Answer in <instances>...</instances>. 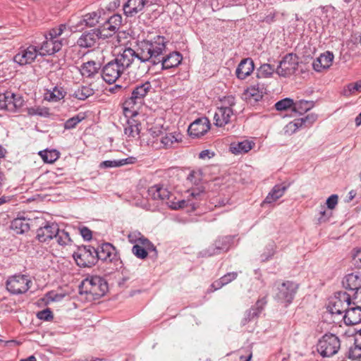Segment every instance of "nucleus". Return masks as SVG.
Listing matches in <instances>:
<instances>
[{
  "label": "nucleus",
  "mask_w": 361,
  "mask_h": 361,
  "mask_svg": "<svg viewBox=\"0 0 361 361\" xmlns=\"http://www.w3.org/2000/svg\"><path fill=\"white\" fill-rule=\"evenodd\" d=\"M166 38L161 35L140 42L137 44L139 61L149 62L152 65L159 64L166 51Z\"/></svg>",
  "instance_id": "1"
},
{
  "label": "nucleus",
  "mask_w": 361,
  "mask_h": 361,
  "mask_svg": "<svg viewBox=\"0 0 361 361\" xmlns=\"http://www.w3.org/2000/svg\"><path fill=\"white\" fill-rule=\"evenodd\" d=\"M36 238L41 243H48L54 238L61 246L68 245L71 241L68 232L60 229L56 223L49 221L37 230Z\"/></svg>",
  "instance_id": "2"
},
{
  "label": "nucleus",
  "mask_w": 361,
  "mask_h": 361,
  "mask_svg": "<svg viewBox=\"0 0 361 361\" xmlns=\"http://www.w3.org/2000/svg\"><path fill=\"white\" fill-rule=\"evenodd\" d=\"M66 28V25L61 24L59 27L51 29L48 34L45 35V40L38 48L39 55H53L59 51L66 42L65 39L60 38Z\"/></svg>",
  "instance_id": "3"
},
{
  "label": "nucleus",
  "mask_w": 361,
  "mask_h": 361,
  "mask_svg": "<svg viewBox=\"0 0 361 361\" xmlns=\"http://www.w3.org/2000/svg\"><path fill=\"white\" fill-rule=\"evenodd\" d=\"M108 289L106 281L99 276H88L79 286V293L85 295L89 300H95L103 296Z\"/></svg>",
  "instance_id": "4"
},
{
  "label": "nucleus",
  "mask_w": 361,
  "mask_h": 361,
  "mask_svg": "<svg viewBox=\"0 0 361 361\" xmlns=\"http://www.w3.org/2000/svg\"><path fill=\"white\" fill-rule=\"evenodd\" d=\"M148 197L153 200L166 202V204L173 209H178L190 206L195 209L196 203L192 202L190 199L182 200L178 202L169 201L170 192L161 185H154L147 190Z\"/></svg>",
  "instance_id": "5"
},
{
  "label": "nucleus",
  "mask_w": 361,
  "mask_h": 361,
  "mask_svg": "<svg viewBox=\"0 0 361 361\" xmlns=\"http://www.w3.org/2000/svg\"><path fill=\"white\" fill-rule=\"evenodd\" d=\"M341 348V341L337 336L333 334H324L318 341L317 349L323 357H331L336 354Z\"/></svg>",
  "instance_id": "6"
},
{
  "label": "nucleus",
  "mask_w": 361,
  "mask_h": 361,
  "mask_svg": "<svg viewBox=\"0 0 361 361\" xmlns=\"http://www.w3.org/2000/svg\"><path fill=\"white\" fill-rule=\"evenodd\" d=\"M187 180L197 186L196 188H192L187 191L188 195L186 199H190L192 202L196 203V208L197 207V202L202 200L205 196V188L203 185H200L202 180V171L200 170L191 171L187 177Z\"/></svg>",
  "instance_id": "7"
},
{
  "label": "nucleus",
  "mask_w": 361,
  "mask_h": 361,
  "mask_svg": "<svg viewBox=\"0 0 361 361\" xmlns=\"http://www.w3.org/2000/svg\"><path fill=\"white\" fill-rule=\"evenodd\" d=\"M350 295L346 292L338 291L331 298L327 306L332 315L342 316L351 305Z\"/></svg>",
  "instance_id": "8"
},
{
  "label": "nucleus",
  "mask_w": 361,
  "mask_h": 361,
  "mask_svg": "<svg viewBox=\"0 0 361 361\" xmlns=\"http://www.w3.org/2000/svg\"><path fill=\"white\" fill-rule=\"evenodd\" d=\"M152 88V85L149 81L137 85L133 88L131 96L125 101L124 110L132 109L136 104H141Z\"/></svg>",
  "instance_id": "9"
},
{
  "label": "nucleus",
  "mask_w": 361,
  "mask_h": 361,
  "mask_svg": "<svg viewBox=\"0 0 361 361\" xmlns=\"http://www.w3.org/2000/svg\"><path fill=\"white\" fill-rule=\"evenodd\" d=\"M95 248L91 245L80 247L77 252H74L73 257L77 264L82 267H90L97 262Z\"/></svg>",
  "instance_id": "10"
},
{
  "label": "nucleus",
  "mask_w": 361,
  "mask_h": 361,
  "mask_svg": "<svg viewBox=\"0 0 361 361\" xmlns=\"http://www.w3.org/2000/svg\"><path fill=\"white\" fill-rule=\"evenodd\" d=\"M31 281L25 275H14L9 277L6 283V289L13 295L26 293L30 288Z\"/></svg>",
  "instance_id": "11"
},
{
  "label": "nucleus",
  "mask_w": 361,
  "mask_h": 361,
  "mask_svg": "<svg viewBox=\"0 0 361 361\" xmlns=\"http://www.w3.org/2000/svg\"><path fill=\"white\" fill-rule=\"evenodd\" d=\"M24 100L18 94L7 92L0 94V109L11 113L18 112L23 106Z\"/></svg>",
  "instance_id": "12"
},
{
  "label": "nucleus",
  "mask_w": 361,
  "mask_h": 361,
  "mask_svg": "<svg viewBox=\"0 0 361 361\" xmlns=\"http://www.w3.org/2000/svg\"><path fill=\"white\" fill-rule=\"evenodd\" d=\"M298 288L297 283L290 281H284L277 288L278 291L275 298L281 303L288 305L293 300Z\"/></svg>",
  "instance_id": "13"
},
{
  "label": "nucleus",
  "mask_w": 361,
  "mask_h": 361,
  "mask_svg": "<svg viewBox=\"0 0 361 361\" xmlns=\"http://www.w3.org/2000/svg\"><path fill=\"white\" fill-rule=\"evenodd\" d=\"M102 38L104 39V35H102L101 28H94L83 32L76 43L82 49L93 48L99 44V41Z\"/></svg>",
  "instance_id": "14"
},
{
  "label": "nucleus",
  "mask_w": 361,
  "mask_h": 361,
  "mask_svg": "<svg viewBox=\"0 0 361 361\" xmlns=\"http://www.w3.org/2000/svg\"><path fill=\"white\" fill-rule=\"evenodd\" d=\"M298 66V59L295 54H286L276 68L279 75L288 77L293 74Z\"/></svg>",
  "instance_id": "15"
},
{
  "label": "nucleus",
  "mask_w": 361,
  "mask_h": 361,
  "mask_svg": "<svg viewBox=\"0 0 361 361\" xmlns=\"http://www.w3.org/2000/svg\"><path fill=\"white\" fill-rule=\"evenodd\" d=\"M233 238L231 236H224L218 238L214 244L207 249L203 250L201 254L203 257H211L219 255L222 252H226L229 250Z\"/></svg>",
  "instance_id": "16"
},
{
  "label": "nucleus",
  "mask_w": 361,
  "mask_h": 361,
  "mask_svg": "<svg viewBox=\"0 0 361 361\" xmlns=\"http://www.w3.org/2000/svg\"><path fill=\"white\" fill-rule=\"evenodd\" d=\"M124 71V69L114 59L108 62L102 68V77L106 83L113 84L121 77Z\"/></svg>",
  "instance_id": "17"
},
{
  "label": "nucleus",
  "mask_w": 361,
  "mask_h": 361,
  "mask_svg": "<svg viewBox=\"0 0 361 361\" xmlns=\"http://www.w3.org/2000/svg\"><path fill=\"white\" fill-rule=\"evenodd\" d=\"M37 55H39L38 48L34 45H30L26 48L22 47L14 56L13 61L20 66L30 64L35 60Z\"/></svg>",
  "instance_id": "18"
},
{
  "label": "nucleus",
  "mask_w": 361,
  "mask_h": 361,
  "mask_svg": "<svg viewBox=\"0 0 361 361\" xmlns=\"http://www.w3.org/2000/svg\"><path fill=\"white\" fill-rule=\"evenodd\" d=\"M211 123L207 117L195 120L188 127V132L192 138H199L204 135L210 129Z\"/></svg>",
  "instance_id": "19"
},
{
  "label": "nucleus",
  "mask_w": 361,
  "mask_h": 361,
  "mask_svg": "<svg viewBox=\"0 0 361 361\" xmlns=\"http://www.w3.org/2000/svg\"><path fill=\"white\" fill-rule=\"evenodd\" d=\"M104 23L99 27L102 30L104 39L114 34L119 28L122 23V17L119 14H114L110 18H104Z\"/></svg>",
  "instance_id": "20"
},
{
  "label": "nucleus",
  "mask_w": 361,
  "mask_h": 361,
  "mask_svg": "<svg viewBox=\"0 0 361 361\" xmlns=\"http://www.w3.org/2000/svg\"><path fill=\"white\" fill-rule=\"evenodd\" d=\"M135 59H137L139 60L138 48L135 51L134 49L128 47L123 49L122 52L117 54L114 60L123 69H124V71H126L131 66Z\"/></svg>",
  "instance_id": "21"
},
{
  "label": "nucleus",
  "mask_w": 361,
  "mask_h": 361,
  "mask_svg": "<svg viewBox=\"0 0 361 361\" xmlns=\"http://www.w3.org/2000/svg\"><path fill=\"white\" fill-rule=\"evenodd\" d=\"M97 259L111 262L117 259L116 250L112 244L104 243L95 248Z\"/></svg>",
  "instance_id": "22"
},
{
  "label": "nucleus",
  "mask_w": 361,
  "mask_h": 361,
  "mask_svg": "<svg viewBox=\"0 0 361 361\" xmlns=\"http://www.w3.org/2000/svg\"><path fill=\"white\" fill-rule=\"evenodd\" d=\"M154 4L149 0H128L123 5L124 14L128 17H133L141 12L145 6Z\"/></svg>",
  "instance_id": "23"
},
{
  "label": "nucleus",
  "mask_w": 361,
  "mask_h": 361,
  "mask_svg": "<svg viewBox=\"0 0 361 361\" xmlns=\"http://www.w3.org/2000/svg\"><path fill=\"white\" fill-rule=\"evenodd\" d=\"M233 116V109L219 106L214 115V123L217 127H223L231 122Z\"/></svg>",
  "instance_id": "24"
},
{
  "label": "nucleus",
  "mask_w": 361,
  "mask_h": 361,
  "mask_svg": "<svg viewBox=\"0 0 361 361\" xmlns=\"http://www.w3.org/2000/svg\"><path fill=\"white\" fill-rule=\"evenodd\" d=\"M105 12L103 9H98L94 11L87 13L82 16L81 20L78 23L79 25H85L87 27H94L104 20V16Z\"/></svg>",
  "instance_id": "25"
},
{
  "label": "nucleus",
  "mask_w": 361,
  "mask_h": 361,
  "mask_svg": "<svg viewBox=\"0 0 361 361\" xmlns=\"http://www.w3.org/2000/svg\"><path fill=\"white\" fill-rule=\"evenodd\" d=\"M290 185V183H283L274 185L262 202V205L265 204H271L277 201L279 198L283 196Z\"/></svg>",
  "instance_id": "26"
},
{
  "label": "nucleus",
  "mask_w": 361,
  "mask_h": 361,
  "mask_svg": "<svg viewBox=\"0 0 361 361\" xmlns=\"http://www.w3.org/2000/svg\"><path fill=\"white\" fill-rule=\"evenodd\" d=\"M343 286L345 289L356 293L361 290V274L358 272L347 274L342 281Z\"/></svg>",
  "instance_id": "27"
},
{
  "label": "nucleus",
  "mask_w": 361,
  "mask_h": 361,
  "mask_svg": "<svg viewBox=\"0 0 361 361\" xmlns=\"http://www.w3.org/2000/svg\"><path fill=\"white\" fill-rule=\"evenodd\" d=\"M342 319L348 326L359 324L361 322V307L359 306H349L342 315Z\"/></svg>",
  "instance_id": "28"
},
{
  "label": "nucleus",
  "mask_w": 361,
  "mask_h": 361,
  "mask_svg": "<svg viewBox=\"0 0 361 361\" xmlns=\"http://www.w3.org/2000/svg\"><path fill=\"white\" fill-rule=\"evenodd\" d=\"M333 60L334 54L330 51H326L314 60L312 67L315 71L322 72L332 65Z\"/></svg>",
  "instance_id": "29"
},
{
  "label": "nucleus",
  "mask_w": 361,
  "mask_h": 361,
  "mask_svg": "<svg viewBox=\"0 0 361 361\" xmlns=\"http://www.w3.org/2000/svg\"><path fill=\"white\" fill-rule=\"evenodd\" d=\"M140 130V123L134 118L128 119L124 125V135L129 140L138 139Z\"/></svg>",
  "instance_id": "30"
},
{
  "label": "nucleus",
  "mask_w": 361,
  "mask_h": 361,
  "mask_svg": "<svg viewBox=\"0 0 361 361\" xmlns=\"http://www.w3.org/2000/svg\"><path fill=\"white\" fill-rule=\"evenodd\" d=\"M255 65L252 59L247 58L243 59L238 64L235 75L240 80H244L249 76L254 71Z\"/></svg>",
  "instance_id": "31"
},
{
  "label": "nucleus",
  "mask_w": 361,
  "mask_h": 361,
  "mask_svg": "<svg viewBox=\"0 0 361 361\" xmlns=\"http://www.w3.org/2000/svg\"><path fill=\"white\" fill-rule=\"evenodd\" d=\"M182 55L178 51H173L163 56L160 63L161 64L162 69H170L177 67L182 61Z\"/></svg>",
  "instance_id": "32"
},
{
  "label": "nucleus",
  "mask_w": 361,
  "mask_h": 361,
  "mask_svg": "<svg viewBox=\"0 0 361 361\" xmlns=\"http://www.w3.org/2000/svg\"><path fill=\"white\" fill-rule=\"evenodd\" d=\"M101 64L94 61H89L83 63L80 66V71L85 78H92L99 73Z\"/></svg>",
  "instance_id": "33"
},
{
  "label": "nucleus",
  "mask_w": 361,
  "mask_h": 361,
  "mask_svg": "<svg viewBox=\"0 0 361 361\" xmlns=\"http://www.w3.org/2000/svg\"><path fill=\"white\" fill-rule=\"evenodd\" d=\"M266 304V298L259 299L256 304L246 312L245 318L243 321V324H245L247 322L251 321L252 319L258 317Z\"/></svg>",
  "instance_id": "34"
},
{
  "label": "nucleus",
  "mask_w": 361,
  "mask_h": 361,
  "mask_svg": "<svg viewBox=\"0 0 361 361\" xmlns=\"http://www.w3.org/2000/svg\"><path fill=\"white\" fill-rule=\"evenodd\" d=\"M255 145V142L247 140L234 142L230 145V151L234 154H241L248 152Z\"/></svg>",
  "instance_id": "35"
},
{
  "label": "nucleus",
  "mask_w": 361,
  "mask_h": 361,
  "mask_svg": "<svg viewBox=\"0 0 361 361\" xmlns=\"http://www.w3.org/2000/svg\"><path fill=\"white\" fill-rule=\"evenodd\" d=\"M243 95L248 102H258L263 97V88L256 85L250 86L245 90Z\"/></svg>",
  "instance_id": "36"
},
{
  "label": "nucleus",
  "mask_w": 361,
  "mask_h": 361,
  "mask_svg": "<svg viewBox=\"0 0 361 361\" xmlns=\"http://www.w3.org/2000/svg\"><path fill=\"white\" fill-rule=\"evenodd\" d=\"M182 140V135L180 133L175 131L173 133H166L162 135L160 140L162 147L168 149L173 147L174 145Z\"/></svg>",
  "instance_id": "37"
},
{
  "label": "nucleus",
  "mask_w": 361,
  "mask_h": 361,
  "mask_svg": "<svg viewBox=\"0 0 361 361\" xmlns=\"http://www.w3.org/2000/svg\"><path fill=\"white\" fill-rule=\"evenodd\" d=\"M238 274L236 271L226 274L219 279L212 283V284L211 285V288H212V290L211 291L219 290L223 286L232 282L238 277Z\"/></svg>",
  "instance_id": "38"
},
{
  "label": "nucleus",
  "mask_w": 361,
  "mask_h": 361,
  "mask_svg": "<svg viewBox=\"0 0 361 361\" xmlns=\"http://www.w3.org/2000/svg\"><path fill=\"white\" fill-rule=\"evenodd\" d=\"M66 92L62 87L57 86L53 87L52 90H47L44 93V99L51 102H57L63 99Z\"/></svg>",
  "instance_id": "39"
},
{
  "label": "nucleus",
  "mask_w": 361,
  "mask_h": 361,
  "mask_svg": "<svg viewBox=\"0 0 361 361\" xmlns=\"http://www.w3.org/2000/svg\"><path fill=\"white\" fill-rule=\"evenodd\" d=\"M314 103L312 101L300 100L293 103V110L300 115L310 111L314 107Z\"/></svg>",
  "instance_id": "40"
},
{
  "label": "nucleus",
  "mask_w": 361,
  "mask_h": 361,
  "mask_svg": "<svg viewBox=\"0 0 361 361\" xmlns=\"http://www.w3.org/2000/svg\"><path fill=\"white\" fill-rule=\"evenodd\" d=\"M94 90L90 86H81L73 93V97L80 100H85L89 97L93 95Z\"/></svg>",
  "instance_id": "41"
},
{
  "label": "nucleus",
  "mask_w": 361,
  "mask_h": 361,
  "mask_svg": "<svg viewBox=\"0 0 361 361\" xmlns=\"http://www.w3.org/2000/svg\"><path fill=\"white\" fill-rule=\"evenodd\" d=\"M11 228L17 233H23L30 229L28 223L25 219L18 218L11 222Z\"/></svg>",
  "instance_id": "42"
},
{
  "label": "nucleus",
  "mask_w": 361,
  "mask_h": 361,
  "mask_svg": "<svg viewBox=\"0 0 361 361\" xmlns=\"http://www.w3.org/2000/svg\"><path fill=\"white\" fill-rule=\"evenodd\" d=\"M39 155L45 163H54L59 158V152L56 149H44L39 152Z\"/></svg>",
  "instance_id": "43"
},
{
  "label": "nucleus",
  "mask_w": 361,
  "mask_h": 361,
  "mask_svg": "<svg viewBox=\"0 0 361 361\" xmlns=\"http://www.w3.org/2000/svg\"><path fill=\"white\" fill-rule=\"evenodd\" d=\"M357 92H361V80L348 84L343 90V94L350 97Z\"/></svg>",
  "instance_id": "44"
},
{
  "label": "nucleus",
  "mask_w": 361,
  "mask_h": 361,
  "mask_svg": "<svg viewBox=\"0 0 361 361\" xmlns=\"http://www.w3.org/2000/svg\"><path fill=\"white\" fill-rule=\"evenodd\" d=\"M274 71V66L268 63H264L257 69V77L259 78H268L272 75Z\"/></svg>",
  "instance_id": "45"
},
{
  "label": "nucleus",
  "mask_w": 361,
  "mask_h": 361,
  "mask_svg": "<svg viewBox=\"0 0 361 361\" xmlns=\"http://www.w3.org/2000/svg\"><path fill=\"white\" fill-rule=\"evenodd\" d=\"M27 113L29 116H40L48 117L49 116V110L47 107L34 106L27 109Z\"/></svg>",
  "instance_id": "46"
},
{
  "label": "nucleus",
  "mask_w": 361,
  "mask_h": 361,
  "mask_svg": "<svg viewBox=\"0 0 361 361\" xmlns=\"http://www.w3.org/2000/svg\"><path fill=\"white\" fill-rule=\"evenodd\" d=\"M85 118V116L79 114L75 116L68 118L64 123V128L67 130L74 128L80 121Z\"/></svg>",
  "instance_id": "47"
},
{
  "label": "nucleus",
  "mask_w": 361,
  "mask_h": 361,
  "mask_svg": "<svg viewBox=\"0 0 361 361\" xmlns=\"http://www.w3.org/2000/svg\"><path fill=\"white\" fill-rule=\"evenodd\" d=\"M148 249L142 247L140 244H136L133 246L132 252L139 259H144L148 255Z\"/></svg>",
  "instance_id": "48"
},
{
  "label": "nucleus",
  "mask_w": 361,
  "mask_h": 361,
  "mask_svg": "<svg viewBox=\"0 0 361 361\" xmlns=\"http://www.w3.org/2000/svg\"><path fill=\"white\" fill-rule=\"evenodd\" d=\"M348 357L352 360H356L361 357V343H355L348 350Z\"/></svg>",
  "instance_id": "49"
},
{
  "label": "nucleus",
  "mask_w": 361,
  "mask_h": 361,
  "mask_svg": "<svg viewBox=\"0 0 361 361\" xmlns=\"http://www.w3.org/2000/svg\"><path fill=\"white\" fill-rule=\"evenodd\" d=\"M275 252L276 245L274 243L268 245L261 255L262 261L266 262L269 260L274 256Z\"/></svg>",
  "instance_id": "50"
},
{
  "label": "nucleus",
  "mask_w": 361,
  "mask_h": 361,
  "mask_svg": "<svg viewBox=\"0 0 361 361\" xmlns=\"http://www.w3.org/2000/svg\"><path fill=\"white\" fill-rule=\"evenodd\" d=\"M293 100L290 98H285L275 104V108L278 111L286 110L288 108L293 107Z\"/></svg>",
  "instance_id": "51"
},
{
  "label": "nucleus",
  "mask_w": 361,
  "mask_h": 361,
  "mask_svg": "<svg viewBox=\"0 0 361 361\" xmlns=\"http://www.w3.org/2000/svg\"><path fill=\"white\" fill-rule=\"evenodd\" d=\"M37 317L38 319L41 320L50 321L53 319V314L52 312L49 308H47L45 310L38 312L37 314Z\"/></svg>",
  "instance_id": "52"
},
{
  "label": "nucleus",
  "mask_w": 361,
  "mask_h": 361,
  "mask_svg": "<svg viewBox=\"0 0 361 361\" xmlns=\"http://www.w3.org/2000/svg\"><path fill=\"white\" fill-rule=\"evenodd\" d=\"M221 105L220 106H226L229 109H232V107L235 104V99L232 95H228L226 97H224L221 99Z\"/></svg>",
  "instance_id": "53"
},
{
  "label": "nucleus",
  "mask_w": 361,
  "mask_h": 361,
  "mask_svg": "<svg viewBox=\"0 0 361 361\" xmlns=\"http://www.w3.org/2000/svg\"><path fill=\"white\" fill-rule=\"evenodd\" d=\"M137 244H140L142 247L148 249L149 251L156 250V247H154V245L149 241L148 238L145 237L143 235L142 238H141Z\"/></svg>",
  "instance_id": "54"
},
{
  "label": "nucleus",
  "mask_w": 361,
  "mask_h": 361,
  "mask_svg": "<svg viewBox=\"0 0 361 361\" xmlns=\"http://www.w3.org/2000/svg\"><path fill=\"white\" fill-rule=\"evenodd\" d=\"M141 238H142V234L137 231H132L128 235L129 242L135 245L137 244Z\"/></svg>",
  "instance_id": "55"
},
{
  "label": "nucleus",
  "mask_w": 361,
  "mask_h": 361,
  "mask_svg": "<svg viewBox=\"0 0 361 361\" xmlns=\"http://www.w3.org/2000/svg\"><path fill=\"white\" fill-rule=\"evenodd\" d=\"M331 212L326 211L324 207L322 209V210L319 212V216L318 218L319 222L324 223L327 221L329 218L331 216Z\"/></svg>",
  "instance_id": "56"
},
{
  "label": "nucleus",
  "mask_w": 361,
  "mask_h": 361,
  "mask_svg": "<svg viewBox=\"0 0 361 361\" xmlns=\"http://www.w3.org/2000/svg\"><path fill=\"white\" fill-rule=\"evenodd\" d=\"M100 166L102 168H114L120 166L119 159L118 160H106L104 161L100 164Z\"/></svg>",
  "instance_id": "57"
},
{
  "label": "nucleus",
  "mask_w": 361,
  "mask_h": 361,
  "mask_svg": "<svg viewBox=\"0 0 361 361\" xmlns=\"http://www.w3.org/2000/svg\"><path fill=\"white\" fill-rule=\"evenodd\" d=\"M338 197L337 195H331L327 200H326V205L327 207L330 209H334L337 203H338Z\"/></svg>",
  "instance_id": "58"
},
{
  "label": "nucleus",
  "mask_w": 361,
  "mask_h": 361,
  "mask_svg": "<svg viewBox=\"0 0 361 361\" xmlns=\"http://www.w3.org/2000/svg\"><path fill=\"white\" fill-rule=\"evenodd\" d=\"M353 260L355 265L361 267V249L354 250Z\"/></svg>",
  "instance_id": "59"
},
{
  "label": "nucleus",
  "mask_w": 361,
  "mask_h": 361,
  "mask_svg": "<svg viewBox=\"0 0 361 361\" xmlns=\"http://www.w3.org/2000/svg\"><path fill=\"white\" fill-rule=\"evenodd\" d=\"M306 126H311L317 119V116L314 114H310L302 118Z\"/></svg>",
  "instance_id": "60"
},
{
  "label": "nucleus",
  "mask_w": 361,
  "mask_h": 361,
  "mask_svg": "<svg viewBox=\"0 0 361 361\" xmlns=\"http://www.w3.org/2000/svg\"><path fill=\"white\" fill-rule=\"evenodd\" d=\"M80 234L86 240H90L92 238V231L87 227L80 228Z\"/></svg>",
  "instance_id": "61"
},
{
  "label": "nucleus",
  "mask_w": 361,
  "mask_h": 361,
  "mask_svg": "<svg viewBox=\"0 0 361 361\" xmlns=\"http://www.w3.org/2000/svg\"><path fill=\"white\" fill-rule=\"evenodd\" d=\"M136 161V158L133 157H130L128 158L119 159L120 166L126 165V164H134Z\"/></svg>",
  "instance_id": "62"
},
{
  "label": "nucleus",
  "mask_w": 361,
  "mask_h": 361,
  "mask_svg": "<svg viewBox=\"0 0 361 361\" xmlns=\"http://www.w3.org/2000/svg\"><path fill=\"white\" fill-rule=\"evenodd\" d=\"M214 154L213 152H211L210 150L209 149H204V150H202L200 154H199V157L200 159H204L206 158H211L212 157H213Z\"/></svg>",
  "instance_id": "63"
},
{
  "label": "nucleus",
  "mask_w": 361,
  "mask_h": 361,
  "mask_svg": "<svg viewBox=\"0 0 361 361\" xmlns=\"http://www.w3.org/2000/svg\"><path fill=\"white\" fill-rule=\"evenodd\" d=\"M291 123H293V125H294V127H295L297 130L302 126H306L302 118L295 119L294 121H291Z\"/></svg>",
  "instance_id": "64"
}]
</instances>
